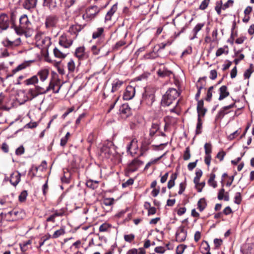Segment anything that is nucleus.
<instances>
[{
	"label": "nucleus",
	"mask_w": 254,
	"mask_h": 254,
	"mask_svg": "<svg viewBox=\"0 0 254 254\" xmlns=\"http://www.w3.org/2000/svg\"><path fill=\"white\" fill-rule=\"evenodd\" d=\"M31 23L27 15L23 14L19 18V24L15 26V31L18 35H23L26 33L27 30L30 28Z\"/></svg>",
	"instance_id": "2"
},
{
	"label": "nucleus",
	"mask_w": 254,
	"mask_h": 254,
	"mask_svg": "<svg viewBox=\"0 0 254 254\" xmlns=\"http://www.w3.org/2000/svg\"><path fill=\"white\" fill-rule=\"evenodd\" d=\"M187 246L184 244L179 245L176 250V254H183Z\"/></svg>",
	"instance_id": "45"
},
{
	"label": "nucleus",
	"mask_w": 254,
	"mask_h": 254,
	"mask_svg": "<svg viewBox=\"0 0 254 254\" xmlns=\"http://www.w3.org/2000/svg\"><path fill=\"white\" fill-rule=\"evenodd\" d=\"M69 136H70V133L69 132H67L66 133V134H65V135L61 138L60 145L62 146H64L66 145Z\"/></svg>",
	"instance_id": "43"
},
{
	"label": "nucleus",
	"mask_w": 254,
	"mask_h": 254,
	"mask_svg": "<svg viewBox=\"0 0 254 254\" xmlns=\"http://www.w3.org/2000/svg\"><path fill=\"white\" fill-rule=\"evenodd\" d=\"M134 180L132 178L129 179L126 182L122 184L123 188H126L129 187L130 185H132L133 184Z\"/></svg>",
	"instance_id": "58"
},
{
	"label": "nucleus",
	"mask_w": 254,
	"mask_h": 254,
	"mask_svg": "<svg viewBox=\"0 0 254 254\" xmlns=\"http://www.w3.org/2000/svg\"><path fill=\"white\" fill-rule=\"evenodd\" d=\"M215 175L214 174H211L208 181V184L214 188H216L217 186V182L215 181Z\"/></svg>",
	"instance_id": "35"
},
{
	"label": "nucleus",
	"mask_w": 254,
	"mask_h": 254,
	"mask_svg": "<svg viewBox=\"0 0 254 254\" xmlns=\"http://www.w3.org/2000/svg\"><path fill=\"white\" fill-rule=\"evenodd\" d=\"M218 198L219 200L223 199L225 201H228L229 200V196L228 192L225 194V190L223 188L221 189L218 193Z\"/></svg>",
	"instance_id": "29"
},
{
	"label": "nucleus",
	"mask_w": 254,
	"mask_h": 254,
	"mask_svg": "<svg viewBox=\"0 0 254 254\" xmlns=\"http://www.w3.org/2000/svg\"><path fill=\"white\" fill-rule=\"evenodd\" d=\"M27 196V191L26 190L22 191L18 196V199H19V201H20V202L24 201L26 200Z\"/></svg>",
	"instance_id": "50"
},
{
	"label": "nucleus",
	"mask_w": 254,
	"mask_h": 254,
	"mask_svg": "<svg viewBox=\"0 0 254 254\" xmlns=\"http://www.w3.org/2000/svg\"><path fill=\"white\" fill-rule=\"evenodd\" d=\"M138 149L137 140L135 138H133L130 142L129 145L127 146V151L129 152L130 154L133 156L136 153Z\"/></svg>",
	"instance_id": "14"
},
{
	"label": "nucleus",
	"mask_w": 254,
	"mask_h": 254,
	"mask_svg": "<svg viewBox=\"0 0 254 254\" xmlns=\"http://www.w3.org/2000/svg\"><path fill=\"white\" fill-rule=\"evenodd\" d=\"M24 148L23 146H20L17 148L15 150V154L17 155H21L24 153Z\"/></svg>",
	"instance_id": "64"
},
{
	"label": "nucleus",
	"mask_w": 254,
	"mask_h": 254,
	"mask_svg": "<svg viewBox=\"0 0 254 254\" xmlns=\"http://www.w3.org/2000/svg\"><path fill=\"white\" fill-rule=\"evenodd\" d=\"M204 23H199L195 25L192 30L193 36L190 38V40H193L197 38V33L204 26Z\"/></svg>",
	"instance_id": "26"
},
{
	"label": "nucleus",
	"mask_w": 254,
	"mask_h": 254,
	"mask_svg": "<svg viewBox=\"0 0 254 254\" xmlns=\"http://www.w3.org/2000/svg\"><path fill=\"white\" fill-rule=\"evenodd\" d=\"M103 49L101 46L98 45H95L92 47L91 51L93 54L95 55L101 54V56L107 55L108 53L107 52L106 54L102 53V50Z\"/></svg>",
	"instance_id": "25"
},
{
	"label": "nucleus",
	"mask_w": 254,
	"mask_h": 254,
	"mask_svg": "<svg viewBox=\"0 0 254 254\" xmlns=\"http://www.w3.org/2000/svg\"><path fill=\"white\" fill-rule=\"evenodd\" d=\"M52 212H54L53 215L55 217L58 216H62L64 215L65 213V210L64 208H62L59 210H52Z\"/></svg>",
	"instance_id": "44"
},
{
	"label": "nucleus",
	"mask_w": 254,
	"mask_h": 254,
	"mask_svg": "<svg viewBox=\"0 0 254 254\" xmlns=\"http://www.w3.org/2000/svg\"><path fill=\"white\" fill-rule=\"evenodd\" d=\"M76 0H63V3L66 7H70L75 2Z\"/></svg>",
	"instance_id": "54"
},
{
	"label": "nucleus",
	"mask_w": 254,
	"mask_h": 254,
	"mask_svg": "<svg viewBox=\"0 0 254 254\" xmlns=\"http://www.w3.org/2000/svg\"><path fill=\"white\" fill-rule=\"evenodd\" d=\"M120 113L124 118L129 117L131 114V109L127 104H123L120 107Z\"/></svg>",
	"instance_id": "16"
},
{
	"label": "nucleus",
	"mask_w": 254,
	"mask_h": 254,
	"mask_svg": "<svg viewBox=\"0 0 254 254\" xmlns=\"http://www.w3.org/2000/svg\"><path fill=\"white\" fill-rule=\"evenodd\" d=\"M190 157V149L189 147H187L186 148V150L184 152L183 158L185 160H188Z\"/></svg>",
	"instance_id": "53"
},
{
	"label": "nucleus",
	"mask_w": 254,
	"mask_h": 254,
	"mask_svg": "<svg viewBox=\"0 0 254 254\" xmlns=\"http://www.w3.org/2000/svg\"><path fill=\"white\" fill-rule=\"evenodd\" d=\"M54 54L55 56L58 58H64L66 56V54L62 52L57 48H55L54 49Z\"/></svg>",
	"instance_id": "34"
},
{
	"label": "nucleus",
	"mask_w": 254,
	"mask_h": 254,
	"mask_svg": "<svg viewBox=\"0 0 254 254\" xmlns=\"http://www.w3.org/2000/svg\"><path fill=\"white\" fill-rule=\"evenodd\" d=\"M67 66L69 73H73L76 69L75 64L72 59H70L67 63Z\"/></svg>",
	"instance_id": "31"
},
{
	"label": "nucleus",
	"mask_w": 254,
	"mask_h": 254,
	"mask_svg": "<svg viewBox=\"0 0 254 254\" xmlns=\"http://www.w3.org/2000/svg\"><path fill=\"white\" fill-rule=\"evenodd\" d=\"M198 208L200 211H202L206 206L204 198H201L197 202Z\"/></svg>",
	"instance_id": "36"
},
{
	"label": "nucleus",
	"mask_w": 254,
	"mask_h": 254,
	"mask_svg": "<svg viewBox=\"0 0 254 254\" xmlns=\"http://www.w3.org/2000/svg\"><path fill=\"white\" fill-rule=\"evenodd\" d=\"M38 0H24L22 6L27 10L34 9L36 7Z\"/></svg>",
	"instance_id": "17"
},
{
	"label": "nucleus",
	"mask_w": 254,
	"mask_h": 254,
	"mask_svg": "<svg viewBox=\"0 0 254 254\" xmlns=\"http://www.w3.org/2000/svg\"><path fill=\"white\" fill-rule=\"evenodd\" d=\"M10 24L9 17L7 14L2 13L0 14V31L7 30Z\"/></svg>",
	"instance_id": "6"
},
{
	"label": "nucleus",
	"mask_w": 254,
	"mask_h": 254,
	"mask_svg": "<svg viewBox=\"0 0 254 254\" xmlns=\"http://www.w3.org/2000/svg\"><path fill=\"white\" fill-rule=\"evenodd\" d=\"M25 82L26 85L35 84L38 82V77L36 75H34L26 79Z\"/></svg>",
	"instance_id": "33"
},
{
	"label": "nucleus",
	"mask_w": 254,
	"mask_h": 254,
	"mask_svg": "<svg viewBox=\"0 0 254 254\" xmlns=\"http://www.w3.org/2000/svg\"><path fill=\"white\" fill-rule=\"evenodd\" d=\"M26 67V65L24 64H22L18 65L16 68L13 69L12 72L13 73H16L17 71H19L23 69H24Z\"/></svg>",
	"instance_id": "62"
},
{
	"label": "nucleus",
	"mask_w": 254,
	"mask_h": 254,
	"mask_svg": "<svg viewBox=\"0 0 254 254\" xmlns=\"http://www.w3.org/2000/svg\"><path fill=\"white\" fill-rule=\"evenodd\" d=\"M98 182L96 181H93L91 180H88L86 182V186L91 189H95L97 188Z\"/></svg>",
	"instance_id": "37"
},
{
	"label": "nucleus",
	"mask_w": 254,
	"mask_h": 254,
	"mask_svg": "<svg viewBox=\"0 0 254 254\" xmlns=\"http://www.w3.org/2000/svg\"><path fill=\"white\" fill-rule=\"evenodd\" d=\"M135 93V90L134 87L132 86H127L123 96L124 99L125 100L131 99L134 96Z\"/></svg>",
	"instance_id": "12"
},
{
	"label": "nucleus",
	"mask_w": 254,
	"mask_h": 254,
	"mask_svg": "<svg viewBox=\"0 0 254 254\" xmlns=\"http://www.w3.org/2000/svg\"><path fill=\"white\" fill-rule=\"evenodd\" d=\"M31 243V240H29L19 244L20 250L23 254H25L29 250V247H28V246H30ZM30 248H31V247H30Z\"/></svg>",
	"instance_id": "28"
},
{
	"label": "nucleus",
	"mask_w": 254,
	"mask_h": 254,
	"mask_svg": "<svg viewBox=\"0 0 254 254\" xmlns=\"http://www.w3.org/2000/svg\"><path fill=\"white\" fill-rule=\"evenodd\" d=\"M16 20V13L14 12H12L10 13V22L12 24V27L15 30V26H16L17 24L15 23Z\"/></svg>",
	"instance_id": "41"
},
{
	"label": "nucleus",
	"mask_w": 254,
	"mask_h": 254,
	"mask_svg": "<svg viewBox=\"0 0 254 254\" xmlns=\"http://www.w3.org/2000/svg\"><path fill=\"white\" fill-rule=\"evenodd\" d=\"M219 100H222L229 95V92L228 91L227 87L225 85L222 86L219 89Z\"/></svg>",
	"instance_id": "23"
},
{
	"label": "nucleus",
	"mask_w": 254,
	"mask_h": 254,
	"mask_svg": "<svg viewBox=\"0 0 254 254\" xmlns=\"http://www.w3.org/2000/svg\"><path fill=\"white\" fill-rule=\"evenodd\" d=\"M253 71L254 70L253 69V65L252 64H251L250 67L249 69H247L244 74V76L245 78L249 79Z\"/></svg>",
	"instance_id": "48"
},
{
	"label": "nucleus",
	"mask_w": 254,
	"mask_h": 254,
	"mask_svg": "<svg viewBox=\"0 0 254 254\" xmlns=\"http://www.w3.org/2000/svg\"><path fill=\"white\" fill-rule=\"evenodd\" d=\"M2 43L4 47L8 49H13L20 45L21 40L20 38H17L14 41H10L6 39L3 41Z\"/></svg>",
	"instance_id": "10"
},
{
	"label": "nucleus",
	"mask_w": 254,
	"mask_h": 254,
	"mask_svg": "<svg viewBox=\"0 0 254 254\" xmlns=\"http://www.w3.org/2000/svg\"><path fill=\"white\" fill-rule=\"evenodd\" d=\"M126 42L124 40H120V41L117 42L116 45L114 47V50H117L121 47L125 45L126 44Z\"/></svg>",
	"instance_id": "60"
},
{
	"label": "nucleus",
	"mask_w": 254,
	"mask_h": 254,
	"mask_svg": "<svg viewBox=\"0 0 254 254\" xmlns=\"http://www.w3.org/2000/svg\"><path fill=\"white\" fill-rule=\"evenodd\" d=\"M118 8L117 4H114L111 9L107 12L105 17V22H107L111 20L112 17L116 12Z\"/></svg>",
	"instance_id": "21"
},
{
	"label": "nucleus",
	"mask_w": 254,
	"mask_h": 254,
	"mask_svg": "<svg viewBox=\"0 0 254 254\" xmlns=\"http://www.w3.org/2000/svg\"><path fill=\"white\" fill-rule=\"evenodd\" d=\"M82 29V27L81 26L79 25H74L70 27V31L75 34L80 31Z\"/></svg>",
	"instance_id": "46"
},
{
	"label": "nucleus",
	"mask_w": 254,
	"mask_h": 254,
	"mask_svg": "<svg viewBox=\"0 0 254 254\" xmlns=\"http://www.w3.org/2000/svg\"><path fill=\"white\" fill-rule=\"evenodd\" d=\"M202 121L201 119L199 118H197V123L196 124V129H195V134H199L202 132Z\"/></svg>",
	"instance_id": "32"
},
{
	"label": "nucleus",
	"mask_w": 254,
	"mask_h": 254,
	"mask_svg": "<svg viewBox=\"0 0 254 254\" xmlns=\"http://www.w3.org/2000/svg\"><path fill=\"white\" fill-rule=\"evenodd\" d=\"M159 129L158 125L157 124H152L150 129L149 135L153 136Z\"/></svg>",
	"instance_id": "39"
},
{
	"label": "nucleus",
	"mask_w": 254,
	"mask_h": 254,
	"mask_svg": "<svg viewBox=\"0 0 254 254\" xmlns=\"http://www.w3.org/2000/svg\"><path fill=\"white\" fill-rule=\"evenodd\" d=\"M187 232L184 227L179 228L176 233L177 241L182 242L184 241L187 237Z\"/></svg>",
	"instance_id": "13"
},
{
	"label": "nucleus",
	"mask_w": 254,
	"mask_h": 254,
	"mask_svg": "<svg viewBox=\"0 0 254 254\" xmlns=\"http://www.w3.org/2000/svg\"><path fill=\"white\" fill-rule=\"evenodd\" d=\"M64 233H65L64 230V229H60L55 231V233H54V234L52 236H49V238H52L53 239H56V238L59 237L60 236L64 235Z\"/></svg>",
	"instance_id": "38"
},
{
	"label": "nucleus",
	"mask_w": 254,
	"mask_h": 254,
	"mask_svg": "<svg viewBox=\"0 0 254 254\" xmlns=\"http://www.w3.org/2000/svg\"><path fill=\"white\" fill-rule=\"evenodd\" d=\"M109 2L107 1L103 6H97L96 5H92L87 7L85 10V12L82 15L83 19L86 21H91L94 19L100 11L106 7Z\"/></svg>",
	"instance_id": "1"
},
{
	"label": "nucleus",
	"mask_w": 254,
	"mask_h": 254,
	"mask_svg": "<svg viewBox=\"0 0 254 254\" xmlns=\"http://www.w3.org/2000/svg\"><path fill=\"white\" fill-rule=\"evenodd\" d=\"M134 238H135V236H134V235H133L132 234H129V235H125L124 236L125 240L126 242H129V243L131 242L134 239Z\"/></svg>",
	"instance_id": "55"
},
{
	"label": "nucleus",
	"mask_w": 254,
	"mask_h": 254,
	"mask_svg": "<svg viewBox=\"0 0 254 254\" xmlns=\"http://www.w3.org/2000/svg\"><path fill=\"white\" fill-rule=\"evenodd\" d=\"M111 227V225H110L108 223H105L102 224L100 226L99 230L100 232H107L108 230V229L109 228H110Z\"/></svg>",
	"instance_id": "47"
},
{
	"label": "nucleus",
	"mask_w": 254,
	"mask_h": 254,
	"mask_svg": "<svg viewBox=\"0 0 254 254\" xmlns=\"http://www.w3.org/2000/svg\"><path fill=\"white\" fill-rule=\"evenodd\" d=\"M235 103H233L230 104V105L225 106L223 107L218 112L217 118H223L225 115L229 113V110L235 107Z\"/></svg>",
	"instance_id": "20"
},
{
	"label": "nucleus",
	"mask_w": 254,
	"mask_h": 254,
	"mask_svg": "<svg viewBox=\"0 0 254 254\" xmlns=\"http://www.w3.org/2000/svg\"><path fill=\"white\" fill-rule=\"evenodd\" d=\"M241 251L243 254H254V243L246 244Z\"/></svg>",
	"instance_id": "18"
},
{
	"label": "nucleus",
	"mask_w": 254,
	"mask_h": 254,
	"mask_svg": "<svg viewBox=\"0 0 254 254\" xmlns=\"http://www.w3.org/2000/svg\"><path fill=\"white\" fill-rule=\"evenodd\" d=\"M179 93L175 88L169 89L163 96L161 104L163 106H169L179 96Z\"/></svg>",
	"instance_id": "3"
},
{
	"label": "nucleus",
	"mask_w": 254,
	"mask_h": 254,
	"mask_svg": "<svg viewBox=\"0 0 254 254\" xmlns=\"http://www.w3.org/2000/svg\"><path fill=\"white\" fill-rule=\"evenodd\" d=\"M210 0H203L199 5V8L204 10L208 6Z\"/></svg>",
	"instance_id": "56"
},
{
	"label": "nucleus",
	"mask_w": 254,
	"mask_h": 254,
	"mask_svg": "<svg viewBox=\"0 0 254 254\" xmlns=\"http://www.w3.org/2000/svg\"><path fill=\"white\" fill-rule=\"evenodd\" d=\"M74 54L79 60H86L88 58V55L85 52V48L84 47L77 48Z\"/></svg>",
	"instance_id": "11"
},
{
	"label": "nucleus",
	"mask_w": 254,
	"mask_h": 254,
	"mask_svg": "<svg viewBox=\"0 0 254 254\" xmlns=\"http://www.w3.org/2000/svg\"><path fill=\"white\" fill-rule=\"evenodd\" d=\"M242 201L241 195L240 192H237L235 196V203L238 204L241 203Z\"/></svg>",
	"instance_id": "61"
},
{
	"label": "nucleus",
	"mask_w": 254,
	"mask_h": 254,
	"mask_svg": "<svg viewBox=\"0 0 254 254\" xmlns=\"http://www.w3.org/2000/svg\"><path fill=\"white\" fill-rule=\"evenodd\" d=\"M123 84V82L118 79L114 81L112 83V92H115L118 90Z\"/></svg>",
	"instance_id": "30"
},
{
	"label": "nucleus",
	"mask_w": 254,
	"mask_h": 254,
	"mask_svg": "<svg viewBox=\"0 0 254 254\" xmlns=\"http://www.w3.org/2000/svg\"><path fill=\"white\" fill-rule=\"evenodd\" d=\"M240 134V131L239 130H236L235 131H234V132L232 133L231 134H230L228 136V139L229 140H233L234 139L236 136H237L239 134Z\"/></svg>",
	"instance_id": "63"
},
{
	"label": "nucleus",
	"mask_w": 254,
	"mask_h": 254,
	"mask_svg": "<svg viewBox=\"0 0 254 254\" xmlns=\"http://www.w3.org/2000/svg\"><path fill=\"white\" fill-rule=\"evenodd\" d=\"M62 87L60 81L56 79L51 80L49 85L46 88H44V91L45 94L49 92L50 90H52L54 93H58Z\"/></svg>",
	"instance_id": "5"
},
{
	"label": "nucleus",
	"mask_w": 254,
	"mask_h": 254,
	"mask_svg": "<svg viewBox=\"0 0 254 254\" xmlns=\"http://www.w3.org/2000/svg\"><path fill=\"white\" fill-rule=\"evenodd\" d=\"M45 94L44 87L37 85L34 88L29 89L26 93V100H32L40 94Z\"/></svg>",
	"instance_id": "4"
},
{
	"label": "nucleus",
	"mask_w": 254,
	"mask_h": 254,
	"mask_svg": "<svg viewBox=\"0 0 254 254\" xmlns=\"http://www.w3.org/2000/svg\"><path fill=\"white\" fill-rule=\"evenodd\" d=\"M196 86L197 88V92L195 95V99L196 100H198V98L200 96V93H201V90L203 88V84H196Z\"/></svg>",
	"instance_id": "57"
},
{
	"label": "nucleus",
	"mask_w": 254,
	"mask_h": 254,
	"mask_svg": "<svg viewBox=\"0 0 254 254\" xmlns=\"http://www.w3.org/2000/svg\"><path fill=\"white\" fill-rule=\"evenodd\" d=\"M234 3L233 0H228L226 3L223 4L222 6V8L223 10H225L230 6H232Z\"/></svg>",
	"instance_id": "59"
},
{
	"label": "nucleus",
	"mask_w": 254,
	"mask_h": 254,
	"mask_svg": "<svg viewBox=\"0 0 254 254\" xmlns=\"http://www.w3.org/2000/svg\"><path fill=\"white\" fill-rule=\"evenodd\" d=\"M8 214H9L11 216H15L16 218H14L15 220L20 219L22 218V213L21 211L13 210V211H9L8 212Z\"/></svg>",
	"instance_id": "40"
},
{
	"label": "nucleus",
	"mask_w": 254,
	"mask_h": 254,
	"mask_svg": "<svg viewBox=\"0 0 254 254\" xmlns=\"http://www.w3.org/2000/svg\"><path fill=\"white\" fill-rule=\"evenodd\" d=\"M44 6H47L50 9H53L57 6L56 0H44Z\"/></svg>",
	"instance_id": "27"
},
{
	"label": "nucleus",
	"mask_w": 254,
	"mask_h": 254,
	"mask_svg": "<svg viewBox=\"0 0 254 254\" xmlns=\"http://www.w3.org/2000/svg\"><path fill=\"white\" fill-rule=\"evenodd\" d=\"M21 174L18 172L12 173L10 175V182L12 185L15 187L20 181Z\"/></svg>",
	"instance_id": "19"
},
{
	"label": "nucleus",
	"mask_w": 254,
	"mask_h": 254,
	"mask_svg": "<svg viewBox=\"0 0 254 254\" xmlns=\"http://www.w3.org/2000/svg\"><path fill=\"white\" fill-rule=\"evenodd\" d=\"M104 37H105L104 28L103 27L98 28L93 32L92 38L93 39Z\"/></svg>",
	"instance_id": "24"
},
{
	"label": "nucleus",
	"mask_w": 254,
	"mask_h": 254,
	"mask_svg": "<svg viewBox=\"0 0 254 254\" xmlns=\"http://www.w3.org/2000/svg\"><path fill=\"white\" fill-rule=\"evenodd\" d=\"M58 17L54 15H50L46 17L45 26L47 28L55 27L58 22Z\"/></svg>",
	"instance_id": "8"
},
{
	"label": "nucleus",
	"mask_w": 254,
	"mask_h": 254,
	"mask_svg": "<svg viewBox=\"0 0 254 254\" xmlns=\"http://www.w3.org/2000/svg\"><path fill=\"white\" fill-rule=\"evenodd\" d=\"M142 164V162L139 159L135 158L133 159L128 165L126 169V173L129 174L136 171L138 168Z\"/></svg>",
	"instance_id": "7"
},
{
	"label": "nucleus",
	"mask_w": 254,
	"mask_h": 254,
	"mask_svg": "<svg viewBox=\"0 0 254 254\" xmlns=\"http://www.w3.org/2000/svg\"><path fill=\"white\" fill-rule=\"evenodd\" d=\"M47 168V163L46 161H43L42 162L40 165L35 168L36 171L37 172L38 170H40L41 171H43L44 170Z\"/></svg>",
	"instance_id": "51"
},
{
	"label": "nucleus",
	"mask_w": 254,
	"mask_h": 254,
	"mask_svg": "<svg viewBox=\"0 0 254 254\" xmlns=\"http://www.w3.org/2000/svg\"><path fill=\"white\" fill-rule=\"evenodd\" d=\"M36 41L39 44L41 43L44 48L48 47L51 44V39L49 37H44L40 38V34L36 36Z\"/></svg>",
	"instance_id": "15"
},
{
	"label": "nucleus",
	"mask_w": 254,
	"mask_h": 254,
	"mask_svg": "<svg viewBox=\"0 0 254 254\" xmlns=\"http://www.w3.org/2000/svg\"><path fill=\"white\" fill-rule=\"evenodd\" d=\"M114 201V198H105L103 200L102 204L106 206H111L113 204Z\"/></svg>",
	"instance_id": "49"
},
{
	"label": "nucleus",
	"mask_w": 254,
	"mask_h": 254,
	"mask_svg": "<svg viewBox=\"0 0 254 254\" xmlns=\"http://www.w3.org/2000/svg\"><path fill=\"white\" fill-rule=\"evenodd\" d=\"M205 155H211L212 152V145L210 143H206L204 144Z\"/></svg>",
	"instance_id": "42"
},
{
	"label": "nucleus",
	"mask_w": 254,
	"mask_h": 254,
	"mask_svg": "<svg viewBox=\"0 0 254 254\" xmlns=\"http://www.w3.org/2000/svg\"><path fill=\"white\" fill-rule=\"evenodd\" d=\"M59 44L64 48H69L73 43V40L65 34H63L60 37Z\"/></svg>",
	"instance_id": "9"
},
{
	"label": "nucleus",
	"mask_w": 254,
	"mask_h": 254,
	"mask_svg": "<svg viewBox=\"0 0 254 254\" xmlns=\"http://www.w3.org/2000/svg\"><path fill=\"white\" fill-rule=\"evenodd\" d=\"M207 111V110L204 108H198L197 109V112L198 114V118L201 119V117H203L205 115V113Z\"/></svg>",
	"instance_id": "52"
},
{
	"label": "nucleus",
	"mask_w": 254,
	"mask_h": 254,
	"mask_svg": "<svg viewBox=\"0 0 254 254\" xmlns=\"http://www.w3.org/2000/svg\"><path fill=\"white\" fill-rule=\"evenodd\" d=\"M49 74V71L47 69H43L39 70L37 74V77H39L41 82L45 81L48 78Z\"/></svg>",
	"instance_id": "22"
}]
</instances>
